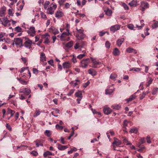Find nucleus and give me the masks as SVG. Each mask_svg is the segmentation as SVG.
Masks as SVG:
<instances>
[{
  "instance_id": "1",
  "label": "nucleus",
  "mask_w": 158,
  "mask_h": 158,
  "mask_svg": "<svg viewBox=\"0 0 158 158\" xmlns=\"http://www.w3.org/2000/svg\"><path fill=\"white\" fill-rule=\"evenodd\" d=\"M67 31L63 32L60 36L61 40L64 41H68L69 40L70 38L69 37L70 33L69 32V30L68 29H66Z\"/></svg>"
},
{
  "instance_id": "2",
  "label": "nucleus",
  "mask_w": 158,
  "mask_h": 158,
  "mask_svg": "<svg viewBox=\"0 0 158 158\" xmlns=\"http://www.w3.org/2000/svg\"><path fill=\"white\" fill-rule=\"evenodd\" d=\"M24 39L23 38L22 39L20 38H15L14 40V43L16 45L21 48L23 46V41Z\"/></svg>"
},
{
  "instance_id": "3",
  "label": "nucleus",
  "mask_w": 158,
  "mask_h": 158,
  "mask_svg": "<svg viewBox=\"0 0 158 158\" xmlns=\"http://www.w3.org/2000/svg\"><path fill=\"white\" fill-rule=\"evenodd\" d=\"M23 39H24L23 40L24 44H23V46L30 49L31 48V46L32 44V41L26 37H24Z\"/></svg>"
},
{
  "instance_id": "4",
  "label": "nucleus",
  "mask_w": 158,
  "mask_h": 158,
  "mask_svg": "<svg viewBox=\"0 0 158 158\" xmlns=\"http://www.w3.org/2000/svg\"><path fill=\"white\" fill-rule=\"evenodd\" d=\"M90 61L89 58L83 60L81 62V66L83 68H86L88 64L90 63Z\"/></svg>"
},
{
  "instance_id": "5",
  "label": "nucleus",
  "mask_w": 158,
  "mask_h": 158,
  "mask_svg": "<svg viewBox=\"0 0 158 158\" xmlns=\"http://www.w3.org/2000/svg\"><path fill=\"white\" fill-rule=\"evenodd\" d=\"M28 33L32 36H34L35 35V31L34 27H30L27 31Z\"/></svg>"
},
{
  "instance_id": "6",
  "label": "nucleus",
  "mask_w": 158,
  "mask_h": 158,
  "mask_svg": "<svg viewBox=\"0 0 158 158\" xmlns=\"http://www.w3.org/2000/svg\"><path fill=\"white\" fill-rule=\"evenodd\" d=\"M90 59H91V62L93 64V66L92 67L93 68H97V65H99L101 64V63L97 61L96 59L91 57Z\"/></svg>"
},
{
  "instance_id": "7",
  "label": "nucleus",
  "mask_w": 158,
  "mask_h": 158,
  "mask_svg": "<svg viewBox=\"0 0 158 158\" xmlns=\"http://www.w3.org/2000/svg\"><path fill=\"white\" fill-rule=\"evenodd\" d=\"M103 110L104 114L106 115H108L110 114L112 111V110L110 108L107 106L104 107Z\"/></svg>"
},
{
  "instance_id": "8",
  "label": "nucleus",
  "mask_w": 158,
  "mask_h": 158,
  "mask_svg": "<svg viewBox=\"0 0 158 158\" xmlns=\"http://www.w3.org/2000/svg\"><path fill=\"white\" fill-rule=\"evenodd\" d=\"M121 25H120L116 24L112 26L110 28V30L114 32L118 30L120 28Z\"/></svg>"
},
{
  "instance_id": "9",
  "label": "nucleus",
  "mask_w": 158,
  "mask_h": 158,
  "mask_svg": "<svg viewBox=\"0 0 158 158\" xmlns=\"http://www.w3.org/2000/svg\"><path fill=\"white\" fill-rule=\"evenodd\" d=\"M141 5L142 6L141 10L144 11L146 9L149 8V4L147 2H141Z\"/></svg>"
},
{
  "instance_id": "10",
  "label": "nucleus",
  "mask_w": 158,
  "mask_h": 158,
  "mask_svg": "<svg viewBox=\"0 0 158 158\" xmlns=\"http://www.w3.org/2000/svg\"><path fill=\"white\" fill-rule=\"evenodd\" d=\"M62 65L64 69H68L71 66V64L69 61L64 63Z\"/></svg>"
},
{
  "instance_id": "11",
  "label": "nucleus",
  "mask_w": 158,
  "mask_h": 158,
  "mask_svg": "<svg viewBox=\"0 0 158 158\" xmlns=\"http://www.w3.org/2000/svg\"><path fill=\"white\" fill-rule=\"evenodd\" d=\"M46 60L45 54L44 52H41L40 55V61L44 62V61H46Z\"/></svg>"
},
{
  "instance_id": "12",
  "label": "nucleus",
  "mask_w": 158,
  "mask_h": 158,
  "mask_svg": "<svg viewBox=\"0 0 158 158\" xmlns=\"http://www.w3.org/2000/svg\"><path fill=\"white\" fill-rule=\"evenodd\" d=\"M68 148L67 146H64L60 144H58V148L60 150H64Z\"/></svg>"
},
{
  "instance_id": "13",
  "label": "nucleus",
  "mask_w": 158,
  "mask_h": 158,
  "mask_svg": "<svg viewBox=\"0 0 158 158\" xmlns=\"http://www.w3.org/2000/svg\"><path fill=\"white\" fill-rule=\"evenodd\" d=\"M42 141L41 140L37 139L34 142L35 143V144L37 147H39L40 146H43V145L42 143Z\"/></svg>"
},
{
  "instance_id": "14",
  "label": "nucleus",
  "mask_w": 158,
  "mask_h": 158,
  "mask_svg": "<svg viewBox=\"0 0 158 158\" xmlns=\"http://www.w3.org/2000/svg\"><path fill=\"white\" fill-rule=\"evenodd\" d=\"M63 13L60 10H58L56 13L55 14V16L56 18H60L63 15Z\"/></svg>"
},
{
  "instance_id": "15",
  "label": "nucleus",
  "mask_w": 158,
  "mask_h": 158,
  "mask_svg": "<svg viewBox=\"0 0 158 158\" xmlns=\"http://www.w3.org/2000/svg\"><path fill=\"white\" fill-rule=\"evenodd\" d=\"M89 74L92 75L93 76H94L97 74L96 72L94 69H90L88 70Z\"/></svg>"
},
{
  "instance_id": "16",
  "label": "nucleus",
  "mask_w": 158,
  "mask_h": 158,
  "mask_svg": "<svg viewBox=\"0 0 158 158\" xmlns=\"http://www.w3.org/2000/svg\"><path fill=\"white\" fill-rule=\"evenodd\" d=\"M47 11L48 14L52 15L54 13V9L52 7H50L48 9Z\"/></svg>"
},
{
  "instance_id": "17",
  "label": "nucleus",
  "mask_w": 158,
  "mask_h": 158,
  "mask_svg": "<svg viewBox=\"0 0 158 158\" xmlns=\"http://www.w3.org/2000/svg\"><path fill=\"white\" fill-rule=\"evenodd\" d=\"M15 112L11 110V109H10L9 108H8L7 109V114H10V117H12L14 115V114L15 113Z\"/></svg>"
},
{
  "instance_id": "18",
  "label": "nucleus",
  "mask_w": 158,
  "mask_h": 158,
  "mask_svg": "<svg viewBox=\"0 0 158 158\" xmlns=\"http://www.w3.org/2000/svg\"><path fill=\"white\" fill-rule=\"evenodd\" d=\"M5 9L4 7H2L0 10V16L2 17L4 16Z\"/></svg>"
},
{
  "instance_id": "19",
  "label": "nucleus",
  "mask_w": 158,
  "mask_h": 158,
  "mask_svg": "<svg viewBox=\"0 0 158 158\" xmlns=\"http://www.w3.org/2000/svg\"><path fill=\"white\" fill-rule=\"evenodd\" d=\"M126 50L127 52L128 53L133 52L135 53H137V52L135 49L130 48H127Z\"/></svg>"
},
{
  "instance_id": "20",
  "label": "nucleus",
  "mask_w": 158,
  "mask_h": 158,
  "mask_svg": "<svg viewBox=\"0 0 158 158\" xmlns=\"http://www.w3.org/2000/svg\"><path fill=\"white\" fill-rule=\"evenodd\" d=\"M129 5L131 6H136L137 5V2L136 1H132L129 3Z\"/></svg>"
},
{
  "instance_id": "21",
  "label": "nucleus",
  "mask_w": 158,
  "mask_h": 158,
  "mask_svg": "<svg viewBox=\"0 0 158 158\" xmlns=\"http://www.w3.org/2000/svg\"><path fill=\"white\" fill-rule=\"evenodd\" d=\"M121 143V141L118 139H117L114 140L112 143L113 145H115L117 146H118L120 145Z\"/></svg>"
},
{
  "instance_id": "22",
  "label": "nucleus",
  "mask_w": 158,
  "mask_h": 158,
  "mask_svg": "<svg viewBox=\"0 0 158 158\" xmlns=\"http://www.w3.org/2000/svg\"><path fill=\"white\" fill-rule=\"evenodd\" d=\"M148 82L146 83V85L147 86H148L152 83L153 81V79L150 77H148Z\"/></svg>"
},
{
  "instance_id": "23",
  "label": "nucleus",
  "mask_w": 158,
  "mask_h": 158,
  "mask_svg": "<svg viewBox=\"0 0 158 158\" xmlns=\"http://www.w3.org/2000/svg\"><path fill=\"white\" fill-rule=\"evenodd\" d=\"M75 96L76 97H79L82 98V95L81 91H78L76 92L75 94Z\"/></svg>"
},
{
  "instance_id": "24",
  "label": "nucleus",
  "mask_w": 158,
  "mask_h": 158,
  "mask_svg": "<svg viewBox=\"0 0 158 158\" xmlns=\"http://www.w3.org/2000/svg\"><path fill=\"white\" fill-rule=\"evenodd\" d=\"M124 40V38H122L118 40L117 43V45L118 46L120 47L122 44V43L123 42Z\"/></svg>"
},
{
  "instance_id": "25",
  "label": "nucleus",
  "mask_w": 158,
  "mask_h": 158,
  "mask_svg": "<svg viewBox=\"0 0 158 158\" xmlns=\"http://www.w3.org/2000/svg\"><path fill=\"white\" fill-rule=\"evenodd\" d=\"M104 11L106 12V14L108 16H110L112 15V10L108 8Z\"/></svg>"
},
{
  "instance_id": "26",
  "label": "nucleus",
  "mask_w": 158,
  "mask_h": 158,
  "mask_svg": "<svg viewBox=\"0 0 158 158\" xmlns=\"http://www.w3.org/2000/svg\"><path fill=\"white\" fill-rule=\"evenodd\" d=\"M113 54L115 56H118L119 55V51L117 48H115L113 51Z\"/></svg>"
},
{
  "instance_id": "27",
  "label": "nucleus",
  "mask_w": 158,
  "mask_h": 158,
  "mask_svg": "<svg viewBox=\"0 0 158 158\" xmlns=\"http://www.w3.org/2000/svg\"><path fill=\"white\" fill-rule=\"evenodd\" d=\"M113 89H107L106 90L105 94H110L113 92Z\"/></svg>"
},
{
  "instance_id": "28",
  "label": "nucleus",
  "mask_w": 158,
  "mask_h": 158,
  "mask_svg": "<svg viewBox=\"0 0 158 158\" xmlns=\"http://www.w3.org/2000/svg\"><path fill=\"white\" fill-rule=\"evenodd\" d=\"M54 154L52 152L49 151H47L45 152L44 154V157L47 156L48 155H54Z\"/></svg>"
},
{
  "instance_id": "29",
  "label": "nucleus",
  "mask_w": 158,
  "mask_h": 158,
  "mask_svg": "<svg viewBox=\"0 0 158 158\" xmlns=\"http://www.w3.org/2000/svg\"><path fill=\"white\" fill-rule=\"evenodd\" d=\"M3 24L6 26L7 25V24L10 22L9 20H8L6 18H4L3 19Z\"/></svg>"
},
{
  "instance_id": "30",
  "label": "nucleus",
  "mask_w": 158,
  "mask_h": 158,
  "mask_svg": "<svg viewBox=\"0 0 158 158\" xmlns=\"http://www.w3.org/2000/svg\"><path fill=\"white\" fill-rule=\"evenodd\" d=\"M17 79L23 85H27V82L24 81L22 78L19 79V78H17Z\"/></svg>"
},
{
  "instance_id": "31",
  "label": "nucleus",
  "mask_w": 158,
  "mask_h": 158,
  "mask_svg": "<svg viewBox=\"0 0 158 158\" xmlns=\"http://www.w3.org/2000/svg\"><path fill=\"white\" fill-rule=\"evenodd\" d=\"M138 130L136 128H133L131 129L130 132L131 133H135V134L137 133Z\"/></svg>"
},
{
  "instance_id": "32",
  "label": "nucleus",
  "mask_w": 158,
  "mask_h": 158,
  "mask_svg": "<svg viewBox=\"0 0 158 158\" xmlns=\"http://www.w3.org/2000/svg\"><path fill=\"white\" fill-rule=\"evenodd\" d=\"M111 108L113 109H114L116 110H118L120 109L121 108V105H117L116 106H112Z\"/></svg>"
},
{
  "instance_id": "33",
  "label": "nucleus",
  "mask_w": 158,
  "mask_h": 158,
  "mask_svg": "<svg viewBox=\"0 0 158 158\" xmlns=\"http://www.w3.org/2000/svg\"><path fill=\"white\" fill-rule=\"evenodd\" d=\"M24 93L26 95H28L31 93V90L30 89L27 88H24Z\"/></svg>"
},
{
  "instance_id": "34",
  "label": "nucleus",
  "mask_w": 158,
  "mask_h": 158,
  "mask_svg": "<svg viewBox=\"0 0 158 158\" xmlns=\"http://www.w3.org/2000/svg\"><path fill=\"white\" fill-rule=\"evenodd\" d=\"M149 93L148 91H147L146 92H143V94L142 95H140V99L142 100L145 97V96L148 94Z\"/></svg>"
},
{
  "instance_id": "35",
  "label": "nucleus",
  "mask_w": 158,
  "mask_h": 158,
  "mask_svg": "<svg viewBox=\"0 0 158 158\" xmlns=\"http://www.w3.org/2000/svg\"><path fill=\"white\" fill-rule=\"evenodd\" d=\"M152 27L153 29L156 28L158 27V22L156 21L152 25Z\"/></svg>"
},
{
  "instance_id": "36",
  "label": "nucleus",
  "mask_w": 158,
  "mask_h": 158,
  "mask_svg": "<svg viewBox=\"0 0 158 158\" xmlns=\"http://www.w3.org/2000/svg\"><path fill=\"white\" fill-rule=\"evenodd\" d=\"M135 98V96L134 95H132L131 96L128 98L127 99V102H129L133 100Z\"/></svg>"
},
{
  "instance_id": "37",
  "label": "nucleus",
  "mask_w": 158,
  "mask_h": 158,
  "mask_svg": "<svg viewBox=\"0 0 158 158\" xmlns=\"http://www.w3.org/2000/svg\"><path fill=\"white\" fill-rule=\"evenodd\" d=\"M73 45V42L71 41H69L68 42L67 44H66V46L68 48H70Z\"/></svg>"
},
{
  "instance_id": "38",
  "label": "nucleus",
  "mask_w": 158,
  "mask_h": 158,
  "mask_svg": "<svg viewBox=\"0 0 158 158\" xmlns=\"http://www.w3.org/2000/svg\"><path fill=\"white\" fill-rule=\"evenodd\" d=\"M52 31L53 33L55 35L59 33L58 30L55 28H52Z\"/></svg>"
},
{
  "instance_id": "39",
  "label": "nucleus",
  "mask_w": 158,
  "mask_h": 158,
  "mask_svg": "<svg viewBox=\"0 0 158 158\" xmlns=\"http://www.w3.org/2000/svg\"><path fill=\"white\" fill-rule=\"evenodd\" d=\"M44 134L48 137H49L51 135V131L50 130H46L44 132Z\"/></svg>"
},
{
  "instance_id": "40",
  "label": "nucleus",
  "mask_w": 158,
  "mask_h": 158,
  "mask_svg": "<svg viewBox=\"0 0 158 158\" xmlns=\"http://www.w3.org/2000/svg\"><path fill=\"white\" fill-rule=\"evenodd\" d=\"M117 77V75L115 74H111L110 78L113 80H115Z\"/></svg>"
},
{
  "instance_id": "41",
  "label": "nucleus",
  "mask_w": 158,
  "mask_h": 158,
  "mask_svg": "<svg viewBox=\"0 0 158 158\" xmlns=\"http://www.w3.org/2000/svg\"><path fill=\"white\" fill-rule=\"evenodd\" d=\"M22 28L19 27L18 26L15 28V31L17 32H20L21 31Z\"/></svg>"
},
{
  "instance_id": "42",
  "label": "nucleus",
  "mask_w": 158,
  "mask_h": 158,
  "mask_svg": "<svg viewBox=\"0 0 158 158\" xmlns=\"http://www.w3.org/2000/svg\"><path fill=\"white\" fill-rule=\"evenodd\" d=\"M158 91V88H155L153 89L152 94L153 95H155L156 94V93Z\"/></svg>"
},
{
  "instance_id": "43",
  "label": "nucleus",
  "mask_w": 158,
  "mask_h": 158,
  "mask_svg": "<svg viewBox=\"0 0 158 158\" xmlns=\"http://www.w3.org/2000/svg\"><path fill=\"white\" fill-rule=\"evenodd\" d=\"M141 70V69L139 68H133L130 70V71H134L135 72H139Z\"/></svg>"
},
{
  "instance_id": "44",
  "label": "nucleus",
  "mask_w": 158,
  "mask_h": 158,
  "mask_svg": "<svg viewBox=\"0 0 158 158\" xmlns=\"http://www.w3.org/2000/svg\"><path fill=\"white\" fill-rule=\"evenodd\" d=\"M4 34L2 33H0V42L3 41V40L4 39L3 37Z\"/></svg>"
},
{
  "instance_id": "45",
  "label": "nucleus",
  "mask_w": 158,
  "mask_h": 158,
  "mask_svg": "<svg viewBox=\"0 0 158 158\" xmlns=\"http://www.w3.org/2000/svg\"><path fill=\"white\" fill-rule=\"evenodd\" d=\"M79 45H80V47L81 48L80 50H81V48H83L84 47L85 45V43L84 42H81L79 43Z\"/></svg>"
},
{
  "instance_id": "46",
  "label": "nucleus",
  "mask_w": 158,
  "mask_h": 158,
  "mask_svg": "<svg viewBox=\"0 0 158 158\" xmlns=\"http://www.w3.org/2000/svg\"><path fill=\"white\" fill-rule=\"evenodd\" d=\"M40 113V110H36L35 113L34 114L33 116L34 117H36L38 115H39Z\"/></svg>"
},
{
  "instance_id": "47",
  "label": "nucleus",
  "mask_w": 158,
  "mask_h": 158,
  "mask_svg": "<svg viewBox=\"0 0 158 158\" xmlns=\"http://www.w3.org/2000/svg\"><path fill=\"white\" fill-rule=\"evenodd\" d=\"M127 27H128L130 30H133L134 28V26L131 24H129L127 25Z\"/></svg>"
},
{
  "instance_id": "48",
  "label": "nucleus",
  "mask_w": 158,
  "mask_h": 158,
  "mask_svg": "<svg viewBox=\"0 0 158 158\" xmlns=\"http://www.w3.org/2000/svg\"><path fill=\"white\" fill-rule=\"evenodd\" d=\"M50 3V2H49V1H46L45 2V3L44 4V8L45 9H46L47 7V6L49 5V4Z\"/></svg>"
},
{
  "instance_id": "49",
  "label": "nucleus",
  "mask_w": 158,
  "mask_h": 158,
  "mask_svg": "<svg viewBox=\"0 0 158 158\" xmlns=\"http://www.w3.org/2000/svg\"><path fill=\"white\" fill-rule=\"evenodd\" d=\"M74 91H75V90L74 89H71L69 91V93H68V94H67V95H68V96H71L74 92Z\"/></svg>"
},
{
  "instance_id": "50",
  "label": "nucleus",
  "mask_w": 158,
  "mask_h": 158,
  "mask_svg": "<svg viewBox=\"0 0 158 158\" xmlns=\"http://www.w3.org/2000/svg\"><path fill=\"white\" fill-rule=\"evenodd\" d=\"M85 55V54H81L77 56V58L79 59H80L84 57Z\"/></svg>"
},
{
  "instance_id": "51",
  "label": "nucleus",
  "mask_w": 158,
  "mask_h": 158,
  "mask_svg": "<svg viewBox=\"0 0 158 158\" xmlns=\"http://www.w3.org/2000/svg\"><path fill=\"white\" fill-rule=\"evenodd\" d=\"M56 129L60 130H62L63 128V126H60L58 124H57L56 125Z\"/></svg>"
},
{
  "instance_id": "52",
  "label": "nucleus",
  "mask_w": 158,
  "mask_h": 158,
  "mask_svg": "<svg viewBox=\"0 0 158 158\" xmlns=\"http://www.w3.org/2000/svg\"><path fill=\"white\" fill-rule=\"evenodd\" d=\"M130 123V122L126 120H125L123 122V126L126 127L127 126V123Z\"/></svg>"
},
{
  "instance_id": "53",
  "label": "nucleus",
  "mask_w": 158,
  "mask_h": 158,
  "mask_svg": "<svg viewBox=\"0 0 158 158\" xmlns=\"http://www.w3.org/2000/svg\"><path fill=\"white\" fill-rule=\"evenodd\" d=\"M50 42V41L49 40V39L47 37H46L45 39V41L44 43L45 44H48Z\"/></svg>"
},
{
  "instance_id": "54",
  "label": "nucleus",
  "mask_w": 158,
  "mask_h": 158,
  "mask_svg": "<svg viewBox=\"0 0 158 158\" xmlns=\"http://www.w3.org/2000/svg\"><path fill=\"white\" fill-rule=\"evenodd\" d=\"M66 0H59L58 2V3L60 6L62 5L63 3Z\"/></svg>"
},
{
  "instance_id": "55",
  "label": "nucleus",
  "mask_w": 158,
  "mask_h": 158,
  "mask_svg": "<svg viewBox=\"0 0 158 158\" xmlns=\"http://www.w3.org/2000/svg\"><path fill=\"white\" fill-rule=\"evenodd\" d=\"M123 6L124 7L125 10H128L129 9L128 6L125 3H123L122 4Z\"/></svg>"
},
{
  "instance_id": "56",
  "label": "nucleus",
  "mask_w": 158,
  "mask_h": 158,
  "mask_svg": "<svg viewBox=\"0 0 158 158\" xmlns=\"http://www.w3.org/2000/svg\"><path fill=\"white\" fill-rule=\"evenodd\" d=\"M33 72L35 74H37L38 73V71L36 68H33Z\"/></svg>"
},
{
  "instance_id": "57",
  "label": "nucleus",
  "mask_w": 158,
  "mask_h": 158,
  "mask_svg": "<svg viewBox=\"0 0 158 158\" xmlns=\"http://www.w3.org/2000/svg\"><path fill=\"white\" fill-rule=\"evenodd\" d=\"M105 45L107 48H109L110 47V44L108 41H106V42Z\"/></svg>"
},
{
  "instance_id": "58",
  "label": "nucleus",
  "mask_w": 158,
  "mask_h": 158,
  "mask_svg": "<svg viewBox=\"0 0 158 158\" xmlns=\"http://www.w3.org/2000/svg\"><path fill=\"white\" fill-rule=\"evenodd\" d=\"M150 136H148L147 137L146 139L147 142L148 143H151V141L150 140Z\"/></svg>"
},
{
  "instance_id": "59",
  "label": "nucleus",
  "mask_w": 158,
  "mask_h": 158,
  "mask_svg": "<svg viewBox=\"0 0 158 158\" xmlns=\"http://www.w3.org/2000/svg\"><path fill=\"white\" fill-rule=\"evenodd\" d=\"M48 63L50 65L53 66V60H51L48 61Z\"/></svg>"
},
{
  "instance_id": "60",
  "label": "nucleus",
  "mask_w": 158,
  "mask_h": 158,
  "mask_svg": "<svg viewBox=\"0 0 158 158\" xmlns=\"http://www.w3.org/2000/svg\"><path fill=\"white\" fill-rule=\"evenodd\" d=\"M31 153L34 156H36L38 154L37 152L35 151H32L31 152Z\"/></svg>"
},
{
  "instance_id": "61",
  "label": "nucleus",
  "mask_w": 158,
  "mask_h": 158,
  "mask_svg": "<svg viewBox=\"0 0 158 158\" xmlns=\"http://www.w3.org/2000/svg\"><path fill=\"white\" fill-rule=\"evenodd\" d=\"M75 49H76L79 48L80 47L79 43H77L74 46Z\"/></svg>"
},
{
  "instance_id": "62",
  "label": "nucleus",
  "mask_w": 158,
  "mask_h": 158,
  "mask_svg": "<svg viewBox=\"0 0 158 158\" xmlns=\"http://www.w3.org/2000/svg\"><path fill=\"white\" fill-rule=\"evenodd\" d=\"M60 139H61V142L63 144H65V142H64V139L62 137H61L60 138Z\"/></svg>"
},
{
  "instance_id": "63",
  "label": "nucleus",
  "mask_w": 158,
  "mask_h": 158,
  "mask_svg": "<svg viewBox=\"0 0 158 158\" xmlns=\"http://www.w3.org/2000/svg\"><path fill=\"white\" fill-rule=\"evenodd\" d=\"M6 127L7 128H8L10 131H11V127L10 125H9L8 123H6Z\"/></svg>"
},
{
  "instance_id": "64",
  "label": "nucleus",
  "mask_w": 158,
  "mask_h": 158,
  "mask_svg": "<svg viewBox=\"0 0 158 158\" xmlns=\"http://www.w3.org/2000/svg\"><path fill=\"white\" fill-rule=\"evenodd\" d=\"M72 60L73 62L74 63L77 62V59L75 57L73 56V58H72Z\"/></svg>"
}]
</instances>
